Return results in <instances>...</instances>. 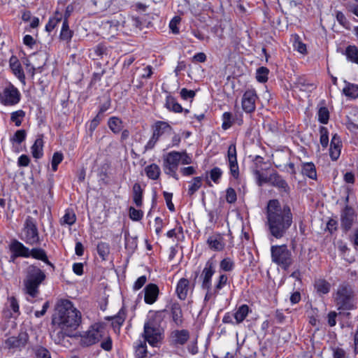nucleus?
Masks as SVG:
<instances>
[{"label": "nucleus", "instance_id": "nucleus-21", "mask_svg": "<svg viewBox=\"0 0 358 358\" xmlns=\"http://www.w3.org/2000/svg\"><path fill=\"white\" fill-rule=\"evenodd\" d=\"M3 313L8 317H16L20 315V306L15 296L8 298Z\"/></svg>", "mask_w": 358, "mask_h": 358}, {"label": "nucleus", "instance_id": "nucleus-62", "mask_svg": "<svg viewBox=\"0 0 358 358\" xmlns=\"http://www.w3.org/2000/svg\"><path fill=\"white\" fill-rule=\"evenodd\" d=\"M333 358H345L346 352L344 349L339 347L331 348Z\"/></svg>", "mask_w": 358, "mask_h": 358}, {"label": "nucleus", "instance_id": "nucleus-26", "mask_svg": "<svg viewBox=\"0 0 358 358\" xmlns=\"http://www.w3.org/2000/svg\"><path fill=\"white\" fill-rule=\"evenodd\" d=\"M54 327L55 329L50 333V336L55 343L61 344L64 341L66 336H71L72 331L62 329V327H58V326Z\"/></svg>", "mask_w": 358, "mask_h": 358}, {"label": "nucleus", "instance_id": "nucleus-15", "mask_svg": "<svg viewBox=\"0 0 358 358\" xmlns=\"http://www.w3.org/2000/svg\"><path fill=\"white\" fill-rule=\"evenodd\" d=\"M257 99V94L254 89L247 90L242 97L241 105L243 110L247 113L254 112L256 108V101Z\"/></svg>", "mask_w": 358, "mask_h": 358}, {"label": "nucleus", "instance_id": "nucleus-12", "mask_svg": "<svg viewBox=\"0 0 358 358\" xmlns=\"http://www.w3.org/2000/svg\"><path fill=\"white\" fill-rule=\"evenodd\" d=\"M216 261L213 257L210 258L206 262L201 271L199 279L201 289L207 292L213 282V276L215 273Z\"/></svg>", "mask_w": 358, "mask_h": 358}, {"label": "nucleus", "instance_id": "nucleus-20", "mask_svg": "<svg viewBox=\"0 0 358 358\" xmlns=\"http://www.w3.org/2000/svg\"><path fill=\"white\" fill-rule=\"evenodd\" d=\"M144 301L147 304H153L158 299L159 289L154 283H149L144 288Z\"/></svg>", "mask_w": 358, "mask_h": 358}, {"label": "nucleus", "instance_id": "nucleus-9", "mask_svg": "<svg viewBox=\"0 0 358 358\" xmlns=\"http://www.w3.org/2000/svg\"><path fill=\"white\" fill-rule=\"evenodd\" d=\"M106 336L105 327L100 324H94L90 329L80 335V344L83 346H90L98 343Z\"/></svg>", "mask_w": 358, "mask_h": 358}, {"label": "nucleus", "instance_id": "nucleus-52", "mask_svg": "<svg viewBox=\"0 0 358 358\" xmlns=\"http://www.w3.org/2000/svg\"><path fill=\"white\" fill-rule=\"evenodd\" d=\"M27 136L26 131L24 129H20L16 131L13 137L10 138V141L14 143H16L17 144H20L23 142Z\"/></svg>", "mask_w": 358, "mask_h": 358}, {"label": "nucleus", "instance_id": "nucleus-25", "mask_svg": "<svg viewBox=\"0 0 358 358\" xmlns=\"http://www.w3.org/2000/svg\"><path fill=\"white\" fill-rule=\"evenodd\" d=\"M294 87L300 91L311 92L317 85L305 77H299L294 83Z\"/></svg>", "mask_w": 358, "mask_h": 358}, {"label": "nucleus", "instance_id": "nucleus-35", "mask_svg": "<svg viewBox=\"0 0 358 358\" xmlns=\"http://www.w3.org/2000/svg\"><path fill=\"white\" fill-rule=\"evenodd\" d=\"M344 55L348 61L358 64V48L355 45L346 47Z\"/></svg>", "mask_w": 358, "mask_h": 358}, {"label": "nucleus", "instance_id": "nucleus-3", "mask_svg": "<svg viewBox=\"0 0 358 358\" xmlns=\"http://www.w3.org/2000/svg\"><path fill=\"white\" fill-rule=\"evenodd\" d=\"M166 310L150 313L143 326L142 336L144 341L154 348L159 347L164 337V329L162 327L163 313Z\"/></svg>", "mask_w": 358, "mask_h": 358}, {"label": "nucleus", "instance_id": "nucleus-53", "mask_svg": "<svg viewBox=\"0 0 358 358\" xmlns=\"http://www.w3.org/2000/svg\"><path fill=\"white\" fill-rule=\"evenodd\" d=\"M64 158L63 154L59 152H56L53 154L51 165L53 171H56L58 169V165L62 162Z\"/></svg>", "mask_w": 358, "mask_h": 358}, {"label": "nucleus", "instance_id": "nucleus-17", "mask_svg": "<svg viewBox=\"0 0 358 358\" xmlns=\"http://www.w3.org/2000/svg\"><path fill=\"white\" fill-rule=\"evenodd\" d=\"M9 249L11 252L10 258L13 260L20 257L25 258L30 257V250L17 240L11 241Z\"/></svg>", "mask_w": 358, "mask_h": 358}, {"label": "nucleus", "instance_id": "nucleus-45", "mask_svg": "<svg viewBox=\"0 0 358 358\" xmlns=\"http://www.w3.org/2000/svg\"><path fill=\"white\" fill-rule=\"evenodd\" d=\"M97 252L99 257L103 259L106 260L110 254V246L109 244L104 242H101L97 245Z\"/></svg>", "mask_w": 358, "mask_h": 358}, {"label": "nucleus", "instance_id": "nucleus-64", "mask_svg": "<svg viewBox=\"0 0 358 358\" xmlns=\"http://www.w3.org/2000/svg\"><path fill=\"white\" fill-rule=\"evenodd\" d=\"M147 282V277L145 275H141L137 278L133 285V289L134 291L139 290L141 288L143 287V285Z\"/></svg>", "mask_w": 358, "mask_h": 358}, {"label": "nucleus", "instance_id": "nucleus-32", "mask_svg": "<svg viewBox=\"0 0 358 358\" xmlns=\"http://www.w3.org/2000/svg\"><path fill=\"white\" fill-rule=\"evenodd\" d=\"M43 140L42 137L36 139L34 143L31 148V155L35 159H40L43 155Z\"/></svg>", "mask_w": 358, "mask_h": 358}, {"label": "nucleus", "instance_id": "nucleus-55", "mask_svg": "<svg viewBox=\"0 0 358 358\" xmlns=\"http://www.w3.org/2000/svg\"><path fill=\"white\" fill-rule=\"evenodd\" d=\"M222 175V171L219 167H214L210 171V178L216 184L219 183Z\"/></svg>", "mask_w": 358, "mask_h": 358}, {"label": "nucleus", "instance_id": "nucleus-2", "mask_svg": "<svg viewBox=\"0 0 358 358\" xmlns=\"http://www.w3.org/2000/svg\"><path fill=\"white\" fill-rule=\"evenodd\" d=\"M81 322V313L69 300L60 301L57 304L55 314L52 316L53 326L62 329L76 330Z\"/></svg>", "mask_w": 358, "mask_h": 358}, {"label": "nucleus", "instance_id": "nucleus-63", "mask_svg": "<svg viewBox=\"0 0 358 358\" xmlns=\"http://www.w3.org/2000/svg\"><path fill=\"white\" fill-rule=\"evenodd\" d=\"M336 17L338 23L343 27L347 28L349 25V22L346 19L345 15L341 11H336Z\"/></svg>", "mask_w": 358, "mask_h": 358}, {"label": "nucleus", "instance_id": "nucleus-38", "mask_svg": "<svg viewBox=\"0 0 358 358\" xmlns=\"http://www.w3.org/2000/svg\"><path fill=\"white\" fill-rule=\"evenodd\" d=\"M165 106L168 110L174 113H181L183 111L182 106L172 96H166Z\"/></svg>", "mask_w": 358, "mask_h": 358}, {"label": "nucleus", "instance_id": "nucleus-61", "mask_svg": "<svg viewBox=\"0 0 358 358\" xmlns=\"http://www.w3.org/2000/svg\"><path fill=\"white\" fill-rule=\"evenodd\" d=\"M163 195L168 209L171 212L175 211V206L172 202L173 194L168 192H164Z\"/></svg>", "mask_w": 358, "mask_h": 358}, {"label": "nucleus", "instance_id": "nucleus-56", "mask_svg": "<svg viewBox=\"0 0 358 358\" xmlns=\"http://www.w3.org/2000/svg\"><path fill=\"white\" fill-rule=\"evenodd\" d=\"M329 118V113L326 107H322L318 111V120L322 124H327Z\"/></svg>", "mask_w": 358, "mask_h": 358}, {"label": "nucleus", "instance_id": "nucleus-60", "mask_svg": "<svg viewBox=\"0 0 358 358\" xmlns=\"http://www.w3.org/2000/svg\"><path fill=\"white\" fill-rule=\"evenodd\" d=\"M104 340L101 343V347L106 351H110L113 347V342L111 338L108 335L106 331V336L103 337Z\"/></svg>", "mask_w": 358, "mask_h": 358}, {"label": "nucleus", "instance_id": "nucleus-44", "mask_svg": "<svg viewBox=\"0 0 358 358\" xmlns=\"http://www.w3.org/2000/svg\"><path fill=\"white\" fill-rule=\"evenodd\" d=\"M25 115L26 113L23 110L14 111L10 113V121L13 122L16 127H20L22 124Z\"/></svg>", "mask_w": 358, "mask_h": 358}, {"label": "nucleus", "instance_id": "nucleus-39", "mask_svg": "<svg viewBox=\"0 0 358 358\" xmlns=\"http://www.w3.org/2000/svg\"><path fill=\"white\" fill-rule=\"evenodd\" d=\"M301 173L303 175L308 177L310 179H317L316 169L314 164L312 162L304 163L302 166Z\"/></svg>", "mask_w": 358, "mask_h": 358}, {"label": "nucleus", "instance_id": "nucleus-16", "mask_svg": "<svg viewBox=\"0 0 358 358\" xmlns=\"http://www.w3.org/2000/svg\"><path fill=\"white\" fill-rule=\"evenodd\" d=\"M29 341V335L26 331H21L17 336L8 338L6 344L8 348L21 350L24 348Z\"/></svg>", "mask_w": 358, "mask_h": 358}, {"label": "nucleus", "instance_id": "nucleus-28", "mask_svg": "<svg viewBox=\"0 0 358 358\" xmlns=\"http://www.w3.org/2000/svg\"><path fill=\"white\" fill-rule=\"evenodd\" d=\"M251 311L248 305L243 304L240 306L234 313L235 323L238 324L242 323Z\"/></svg>", "mask_w": 358, "mask_h": 358}, {"label": "nucleus", "instance_id": "nucleus-1", "mask_svg": "<svg viewBox=\"0 0 358 358\" xmlns=\"http://www.w3.org/2000/svg\"><path fill=\"white\" fill-rule=\"evenodd\" d=\"M266 224L269 233L277 239L282 238L293 222V215L289 206H280L277 199L268 202L266 206Z\"/></svg>", "mask_w": 358, "mask_h": 358}, {"label": "nucleus", "instance_id": "nucleus-14", "mask_svg": "<svg viewBox=\"0 0 358 358\" xmlns=\"http://www.w3.org/2000/svg\"><path fill=\"white\" fill-rule=\"evenodd\" d=\"M341 227L344 232H348L357 219V214L353 208L346 205L341 211Z\"/></svg>", "mask_w": 358, "mask_h": 358}, {"label": "nucleus", "instance_id": "nucleus-36", "mask_svg": "<svg viewBox=\"0 0 358 358\" xmlns=\"http://www.w3.org/2000/svg\"><path fill=\"white\" fill-rule=\"evenodd\" d=\"M145 173L149 179L156 180L160 176L161 170L157 164L153 163L145 168Z\"/></svg>", "mask_w": 358, "mask_h": 358}, {"label": "nucleus", "instance_id": "nucleus-30", "mask_svg": "<svg viewBox=\"0 0 358 358\" xmlns=\"http://www.w3.org/2000/svg\"><path fill=\"white\" fill-rule=\"evenodd\" d=\"M143 190L138 182L134 184L132 187V198L136 207H141L143 205Z\"/></svg>", "mask_w": 358, "mask_h": 358}, {"label": "nucleus", "instance_id": "nucleus-42", "mask_svg": "<svg viewBox=\"0 0 358 358\" xmlns=\"http://www.w3.org/2000/svg\"><path fill=\"white\" fill-rule=\"evenodd\" d=\"M108 125L114 134H118L122 129V121L117 117H111L108 119Z\"/></svg>", "mask_w": 358, "mask_h": 358}, {"label": "nucleus", "instance_id": "nucleus-41", "mask_svg": "<svg viewBox=\"0 0 358 358\" xmlns=\"http://www.w3.org/2000/svg\"><path fill=\"white\" fill-rule=\"evenodd\" d=\"M73 35V31L69 29V20H63L59 37L62 40L70 42Z\"/></svg>", "mask_w": 358, "mask_h": 358}, {"label": "nucleus", "instance_id": "nucleus-10", "mask_svg": "<svg viewBox=\"0 0 358 358\" xmlns=\"http://www.w3.org/2000/svg\"><path fill=\"white\" fill-rule=\"evenodd\" d=\"M229 284L228 276L224 273H220L215 279L214 285L211 284L207 292H206L204 302H210L214 304L217 296L222 294V290Z\"/></svg>", "mask_w": 358, "mask_h": 358}, {"label": "nucleus", "instance_id": "nucleus-5", "mask_svg": "<svg viewBox=\"0 0 358 358\" xmlns=\"http://www.w3.org/2000/svg\"><path fill=\"white\" fill-rule=\"evenodd\" d=\"M333 299L337 309L340 311H349L356 308L352 288L345 282L338 285L333 294Z\"/></svg>", "mask_w": 358, "mask_h": 358}, {"label": "nucleus", "instance_id": "nucleus-46", "mask_svg": "<svg viewBox=\"0 0 358 358\" xmlns=\"http://www.w3.org/2000/svg\"><path fill=\"white\" fill-rule=\"evenodd\" d=\"M269 70L264 66L259 67L257 69L256 79L258 82L264 83L268 80V75Z\"/></svg>", "mask_w": 358, "mask_h": 358}, {"label": "nucleus", "instance_id": "nucleus-6", "mask_svg": "<svg viewBox=\"0 0 358 358\" xmlns=\"http://www.w3.org/2000/svg\"><path fill=\"white\" fill-rule=\"evenodd\" d=\"M21 239L30 245L41 243L39 233L36 220L31 216H27L25 219Z\"/></svg>", "mask_w": 358, "mask_h": 358}, {"label": "nucleus", "instance_id": "nucleus-51", "mask_svg": "<svg viewBox=\"0 0 358 358\" xmlns=\"http://www.w3.org/2000/svg\"><path fill=\"white\" fill-rule=\"evenodd\" d=\"M320 142L322 146L326 148L329 143V131L325 127H320Z\"/></svg>", "mask_w": 358, "mask_h": 358}, {"label": "nucleus", "instance_id": "nucleus-29", "mask_svg": "<svg viewBox=\"0 0 358 358\" xmlns=\"http://www.w3.org/2000/svg\"><path fill=\"white\" fill-rule=\"evenodd\" d=\"M29 252H30V257H32L33 258H34L36 259L41 260V261L43 262L47 265L51 266L53 268H55L54 264L48 260L47 254L43 249L40 248H32L31 250H30Z\"/></svg>", "mask_w": 358, "mask_h": 358}, {"label": "nucleus", "instance_id": "nucleus-48", "mask_svg": "<svg viewBox=\"0 0 358 358\" xmlns=\"http://www.w3.org/2000/svg\"><path fill=\"white\" fill-rule=\"evenodd\" d=\"M202 185L201 177H194L192 181L191 185L188 189V194L189 196L193 195L196 191L199 189Z\"/></svg>", "mask_w": 358, "mask_h": 358}, {"label": "nucleus", "instance_id": "nucleus-50", "mask_svg": "<svg viewBox=\"0 0 358 358\" xmlns=\"http://www.w3.org/2000/svg\"><path fill=\"white\" fill-rule=\"evenodd\" d=\"M222 128L224 130H227L233 125L234 119L232 117V114L230 112H224L222 114Z\"/></svg>", "mask_w": 358, "mask_h": 358}, {"label": "nucleus", "instance_id": "nucleus-54", "mask_svg": "<svg viewBox=\"0 0 358 358\" xmlns=\"http://www.w3.org/2000/svg\"><path fill=\"white\" fill-rule=\"evenodd\" d=\"M76 220L75 213L71 210H66L64 215L62 217V222L64 224L72 225Z\"/></svg>", "mask_w": 358, "mask_h": 358}, {"label": "nucleus", "instance_id": "nucleus-31", "mask_svg": "<svg viewBox=\"0 0 358 358\" xmlns=\"http://www.w3.org/2000/svg\"><path fill=\"white\" fill-rule=\"evenodd\" d=\"M314 287L320 294H327L330 292L331 284L325 279L320 278L315 280Z\"/></svg>", "mask_w": 358, "mask_h": 358}, {"label": "nucleus", "instance_id": "nucleus-43", "mask_svg": "<svg viewBox=\"0 0 358 358\" xmlns=\"http://www.w3.org/2000/svg\"><path fill=\"white\" fill-rule=\"evenodd\" d=\"M135 356L136 358H144L147 355V345L146 341H139L134 345Z\"/></svg>", "mask_w": 358, "mask_h": 358}, {"label": "nucleus", "instance_id": "nucleus-40", "mask_svg": "<svg viewBox=\"0 0 358 358\" xmlns=\"http://www.w3.org/2000/svg\"><path fill=\"white\" fill-rule=\"evenodd\" d=\"M173 337L175 343L180 345H184L189 339V334L187 330H176L173 332Z\"/></svg>", "mask_w": 358, "mask_h": 358}, {"label": "nucleus", "instance_id": "nucleus-59", "mask_svg": "<svg viewBox=\"0 0 358 358\" xmlns=\"http://www.w3.org/2000/svg\"><path fill=\"white\" fill-rule=\"evenodd\" d=\"M36 358H51L50 352L45 348L39 346L35 350Z\"/></svg>", "mask_w": 358, "mask_h": 358}, {"label": "nucleus", "instance_id": "nucleus-23", "mask_svg": "<svg viewBox=\"0 0 358 358\" xmlns=\"http://www.w3.org/2000/svg\"><path fill=\"white\" fill-rule=\"evenodd\" d=\"M9 66L13 74L22 83H24L25 76L21 64L16 56H11L9 59Z\"/></svg>", "mask_w": 358, "mask_h": 358}, {"label": "nucleus", "instance_id": "nucleus-33", "mask_svg": "<svg viewBox=\"0 0 358 358\" xmlns=\"http://www.w3.org/2000/svg\"><path fill=\"white\" fill-rule=\"evenodd\" d=\"M207 243L209 248L215 251H221L224 248V243L220 236H210L207 240Z\"/></svg>", "mask_w": 358, "mask_h": 358}, {"label": "nucleus", "instance_id": "nucleus-8", "mask_svg": "<svg viewBox=\"0 0 358 358\" xmlns=\"http://www.w3.org/2000/svg\"><path fill=\"white\" fill-rule=\"evenodd\" d=\"M272 261L286 270L292 264V253L285 245H273L271 248Z\"/></svg>", "mask_w": 358, "mask_h": 358}, {"label": "nucleus", "instance_id": "nucleus-58", "mask_svg": "<svg viewBox=\"0 0 358 358\" xmlns=\"http://www.w3.org/2000/svg\"><path fill=\"white\" fill-rule=\"evenodd\" d=\"M237 200L236 192L232 187H229L226 190V201L229 203H234Z\"/></svg>", "mask_w": 358, "mask_h": 358}, {"label": "nucleus", "instance_id": "nucleus-19", "mask_svg": "<svg viewBox=\"0 0 358 358\" xmlns=\"http://www.w3.org/2000/svg\"><path fill=\"white\" fill-rule=\"evenodd\" d=\"M170 311L173 322L177 327H180L183 322V315L181 306L177 301H171L166 306Z\"/></svg>", "mask_w": 358, "mask_h": 358}, {"label": "nucleus", "instance_id": "nucleus-18", "mask_svg": "<svg viewBox=\"0 0 358 358\" xmlns=\"http://www.w3.org/2000/svg\"><path fill=\"white\" fill-rule=\"evenodd\" d=\"M227 157L231 175L237 179L239 176V168L237 162L236 148L235 144H231L228 148Z\"/></svg>", "mask_w": 358, "mask_h": 358}, {"label": "nucleus", "instance_id": "nucleus-13", "mask_svg": "<svg viewBox=\"0 0 358 358\" xmlns=\"http://www.w3.org/2000/svg\"><path fill=\"white\" fill-rule=\"evenodd\" d=\"M21 99V94L13 85L9 84L0 93V103L3 106H15Z\"/></svg>", "mask_w": 358, "mask_h": 358}, {"label": "nucleus", "instance_id": "nucleus-37", "mask_svg": "<svg viewBox=\"0 0 358 358\" xmlns=\"http://www.w3.org/2000/svg\"><path fill=\"white\" fill-rule=\"evenodd\" d=\"M345 86L343 89V93L351 99L358 98V85L345 81Z\"/></svg>", "mask_w": 358, "mask_h": 358}, {"label": "nucleus", "instance_id": "nucleus-22", "mask_svg": "<svg viewBox=\"0 0 358 358\" xmlns=\"http://www.w3.org/2000/svg\"><path fill=\"white\" fill-rule=\"evenodd\" d=\"M341 147L342 143L340 137L337 134H334L332 136L329 149V155L333 161L338 159L341 155Z\"/></svg>", "mask_w": 358, "mask_h": 358}, {"label": "nucleus", "instance_id": "nucleus-27", "mask_svg": "<svg viewBox=\"0 0 358 358\" xmlns=\"http://www.w3.org/2000/svg\"><path fill=\"white\" fill-rule=\"evenodd\" d=\"M269 181L273 186L278 187L281 191L287 192L289 190L287 182L278 173L271 174L269 177Z\"/></svg>", "mask_w": 358, "mask_h": 358}, {"label": "nucleus", "instance_id": "nucleus-49", "mask_svg": "<svg viewBox=\"0 0 358 358\" xmlns=\"http://www.w3.org/2000/svg\"><path fill=\"white\" fill-rule=\"evenodd\" d=\"M125 320V313L122 310H120L118 313L113 317L112 325L115 328H120L124 323Z\"/></svg>", "mask_w": 358, "mask_h": 358}, {"label": "nucleus", "instance_id": "nucleus-47", "mask_svg": "<svg viewBox=\"0 0 358 358\" xmlns=\"http://www.w3.org/2000/svg\"><path fill=\"white\" fill-rule=\"evenodd\" d=\"M234 267V262L229 257L224 258L220 263V269L225 272L231 271Z\"/></svg>", "mask_w": 358, "mask_h": 358}, {"label": "nucleus", "instance_id": "nucleus-11", "mask_svg": "<svg viewBox=\"0 0 358 358\" xmlns=\"http://www.w3.org/2000/svg\"><path fill=\"white\" fill-rule=\"evenodd\" d=\"M180 155L178 151H171L164 155L163 169L164 173L176 180H178L177 170L180 162Z\"/></svg>", "mask_w": 358, "mask_h": 358}, {"label": "nucleus", "instance_id": "nucleus-34", "mask_svg": "<svg viewBox=\"0 0 358 358\" xmlns=\"http://www.w3.org/2000/svg\"><path fill=\"white\" fill-rule=\"evenodd\" d=\"M63 18V15L61 11L59 10V8L56 10L55 12V15L53 17H50L45 25V30L48 32H51L55 28L57 24L61 22Z\"/></svg>", "mask_w": 358, "mask_h": 358}, {"label": "nucleus", "instance_id": "nucleus-57", "mask_svg": "<svg viewBox=\"0 0 358 358\" xmlns=\"http://www.w3.org/2000/svg\"><path fill=\"white\" fill-rule=\"evenodd\" d=\"M129 217L134 221H139L143 216V212L141 210L136 209L134 207H130L129 209Z\"/></svg>", "mask_w": 358, "mask_h": 358}, {"label": "nucleus", "instance_id": "nucleus-4", "mask_svg": "<svg viewBox=\"0 0 358 358\" xmlns=\"http://www.w3.org/2000/svg\"><path fill=\"white\" fill-rule=\"evenodd\" d=\"M44 271L35 265H30L27 270L24 280V292L32 298L37 297L39 294V286L45 280Z\"/></svg>", "mask_w": 358, "mask_h": 358}, {"label": "nucleus", "instance_id": "nucleus-24", "mask_svg": "<svg viewBox=\"0 0 358 358\" xmlns=\"http://www.w3.org/2000/svg\"><path fill=\"white\" fill-rule=\"evenodd\" d=\"M189 289V281L188 279L182 278H180L176 288V293L178 299L181 301H185L187 299L188 291Z\"/></svg>", "mask_w": 358, "mask_h": 358}, {"label": "nucleus", "instance_id": "nucleus-7", "mask_svg": "<svg viewBox=\"0 0 358 358\" xmlns=\"http://www.w3.org/2000/svg\"><path fill=\"white\" fill-rule=\"evenodd\" d=\"M152 135L145 145V150L155 148L156 143L165 135H171L173 127L166 122L158 120L152 126Z\"/></svg>", "mask_w": 358, "mask_h": 358}]
</instances>
